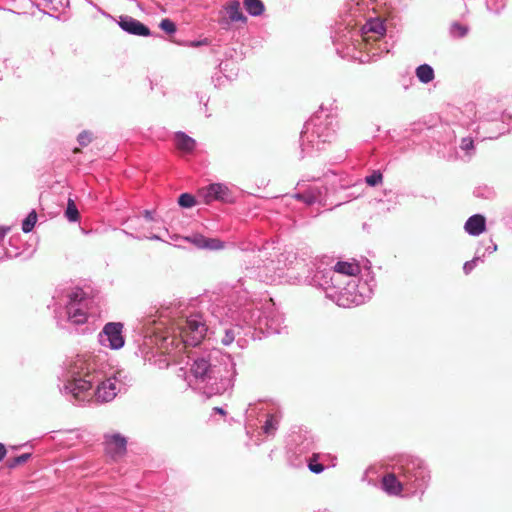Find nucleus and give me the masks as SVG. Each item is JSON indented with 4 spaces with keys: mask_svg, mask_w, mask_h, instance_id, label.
Instances as JSON below:
<instances>
[{
    "mask_svg": "<svg viewBox=\"0 0 512 512\" xmlns=\"http://www.w3.org/2000/svg\"><path fill=\"white\" fill-rule=\"evenodd\" d=\"M416 77L423 84H428L435 77L434 69L429 64H421L415 70Z\"/></svg>",
    "mask_w": 512,
    "mask_h": 512,
    "instance_id": "393cba45",
    "label": "nucleus"
},
{
    "mask_svg": "<svg viewBox=\"0 0 512 512\" xmlns=\"http://www.w3.org/2000/svg\"><path fill=\"white\" fill-rule=\"evenodd\" d=\"M243 262L246 270H259L256 274L257 277L262 278L264 275L267 276L268 272L272 270L269 268V264L265 259L251 256V251L245 253Z\"/></svg>",
    "mask_w": 512,
    "mask_h": 512,
    "instance_id": "a211bd4d",
    "label": "nucleus"
},
{
    "mask_svg": "<svg viewBox=\"0 0 512 512\" xmlns=\"http://www.w3.org/2000/svg\"><path fill=\"white\" fill-rule=\"evenodd\" d=\"M492 125L495 126V129L492 130L491 133L488 136H486L485 138L497 139L500 135H503L506 133V126L504 125V123H495Z\"/></svg>",
    "mask_w": 512,
    "mask_h": 512,
    "instance_id": "e433bc0d",
    "label": "nucleus"
},
{
    "mask_svg": "<svg viewBox=\"0 0 512 512\" xmlns=\"http://www.w3.org/2000/svg\"><path fill=\"white\" fill-rule=\"evenodd\" d=\"M198 197L205 204H210L214 201H222V202H232L233 195L225 184L222 183H212L208 186L201 188L198 191Z\"/></svg>",
    "mask_w": 512,
    "mask_h": 512,
    "instance_id": "f8f14e48",
    "label": "nucleus"
},
{
    "mask_svg": "<svg viewBox=\"0 0 512 512\" xmlns=\"http://www.w3.org/2000/svg\"><path fill=\"white\" fill-rule=\"evenodd\" d=\"M449 32L453 38H463L468 33V27L458 22H454L450 26Z\"/></svg>",
    "mask_w": 512,
    "mask_h": 512,
    "instance_id": "2f4dec72",
    "label": "nucleus"
},
{
    "mask_svg": "<svg viewBox=\"0 0 512 512\" xmlns=\"http://www.w3.org/2000/svg\"><path fill=\"white\" fill-rule=\"evenodd\" d=\"M31 456V453H23L21 455H18L8 461V467L15 468L18 465H22L26 463L31 458Z\"/></svg>",
    "mask_w": 512,
    "mask_h": 512,
    "instance_id": "c9c22d12",
    "label": "nucleus"
},
{
    "mask_svg": "<svg viewBox=\"0 0 512 512\" xmlns=\"http://www.w3.org/2000/svg\"><path fill=\"white\" fill-rule=\"evenodd\" d=\"M92 139H93L92 133L89 131H86V130L82 131L77 137V141H78L79 145L83 146V147H86L87 145H89L92 142Z\"/></svg>",
    "mask_w": 512,
    "mask_h": 512,
    "instance_id": "4c0bfd02",
    "label": "nucleus"
},
{
    "mask_svg": "<svg viewBox=\"0 0 512 512\" xmlns=\"http://www.w3.org/2000/svg\"><path fill=\"white\" fill-rule=\"evenodd\" d=\"M485 258V252H481V248H477L475 256L472 258L473 261H475L476 265L481 262H484Z\"/></svg>",
    "mask_w": 512,
    "mask_h": 512,
    "instance_id": "a19ab883",
    "label": "nucleus"
},
{
    "mask_svg": "<svg viewBox=\"0 0 512 512\" xmlns=\"http://www.w3.org/2000/svg\"><path fill=\"white\" fill-rule=\"evenodd\" d=\"M305 281L306 285L321 289L325 293L326 298L343 308L361 305L370 299L372 294L369 285L358 278H351L344 283L328 286L320 284L314 278H306Z\"/></svg>",
    "mask_w": 512,
    "mask_h": 512,
    "instance_id": "0eeeda50",
    "label": "nucleus"
},
{
    "mask_svg": "<svg viewBox=\"0 0 512 512\" xmlns=\"http://www.w3.org/2000/svg\"><path fill=\"white\" fill-rule=\"evenodd\" d=\"M328 190L324 185H311L302 192L295 194V198L303 201L307 205L318 204L328 205Z\"/></svg>",
    "mask_w": 512,
    "mask_h": 512,
    "instance_id": "ddd939ff",
    "label": "nucleus"
},
{
    "mask_svg": "<svg viewBox=\"0 0 512 512\" xmlns=\"http://www.w3.org/2000/svg\"><path fill=\"white\" fill-rule=\"evenodd\" d=\"M243 5L247 13L253 17L262 15L265 10L261 0H243Z\"/></svg>",
    "mask_w": 512,
    "mask_h": 512,
    "instance_id": "a878e982",
    "label": "nucleus"
},
{
    "mask_svg": "<svg viewBox=\"0 0 512 512\" xmlns=\"http://www.w3.org/2000/svg\"><path fill=\"white\" fill-rule=\"evenodd\" d=\"M239 296L237 299L241 300L243 305V322L247 325V332L245 335H251V339H255L256 331L262 334L273 335L280 334L284 326L283 315L275 308L274 303L269 300L266 301L261 308L255 301L250 299L249 292L246 289L239 287Z\"/></svg>",
    "mask_w": 512,
    "mask_h": 512,
    "instance_id": "20e7f679",
    "label": "nucleus"
},
{
    "mask_svg": "<svg viewBox=\"0 0 512 512\" xmlns=\"http://www.w3.org/2000/svg\"><path fill=\"white\" fill-rule=\"evenodd\" d=\"M143 216H144V218H145L146 220H148V221H153V220H154V218H153V212H152V211H150V210H144V211H143Z\"/></svg>",
    "mask_w": 512,
    "mask_h": 512,
    "instance_id": "49530a36",
    "label": "nucleus"
},
{
    "mask_svg": "<svg viewBox=\"0 0 512 512\" xmlns=\"http://www.w3.org/2000/svg\"><path fill=\"white\" fill-rule=\"evenodd\" d=\"M392 469L402 477L406 491L414 495H423L431 482V470L428 463L415 455L401 454L393 459Z\"/></svg>",
    "mask_w": 512,
    "mask_h": 512,
    "instance_id": "6e6552de",
    "label": "nucleus"
},
{
    "mask_svg": "<svg viewBox=\"0 0 512 512\" xmlns=\"http://www.w3.org/2000/svg\"><path fill=\"white\" fill-rule=\"evenodd\" d=\"M460 148L465 151L468 155L474 150V141L470 137H465L461 140Z\"/></svg>",
    "mask_w": 512,
    "mask_h": 512,
    "instance_id": "58836bf2",
    "label": "nucleus"
},
{
    "mask_svg": "<svg viewBox=\"0 0 512 512\" xmlns=\"http://www.w3.org/2000/svg\"><path fill=\"white\" fill-rule=\"evenodd\" d=\"M37 222V213L35 210H32L26 218L22 221V231L24 233H29L33 230L35 224Z\"/></svg>",
    "mask_w": 512,
    "mask_h": 512,
    "instance_id": "c756f323",
    "label": "nucleus"
},
{
    "mask_svg": "<svg viewBox=\"0 0 512 512\" xmlns=\"http://www.w3.org/2000/svg\"><path fill=\"white\" fill-rule=\"evenodd\" d=\"M314 449V436L310 431L301 427L291 431L287 440V458L291 466L303 467L306 457Z\"/></svg>",
    "mask_w": 512,
    "mask_h": 512,
    "instance_id": "9d476101",
    "label": "nucleus"
},
{
    "mask_svg": "<svg viewBox=\"0 0 512 512\" xmlns=\"http://www.w3.org/2000/svg\"><path fill=\"white\" fill-rule=\"evenodd\" d=\"M239 287H233L227 295L217 298L213 303L202 298L200 300L178 301L171 303L160 311L159 320L148 319L147 324H154L155 331L172 326L177 330L185 346H197L206 336L209 325L213 320L221 324H229V327H223V337L221 343L225 346L230 345L234 340L239 346L246 341L245 335L247 325L243 322V305L239 296Z\"/></svg>",
    "mask_w": 512,
    "mask_h": 512,
    "instance_id": "f257e3e1",
    "label": "nucleus"
},
{
    "mask_svg": "<svg viewBox=\"0 0 512 512\" xmlns=\"http://www.w3.org/2000/svg\"><path fill=\"white\" fill-rule=\"evenodd\" d=\"M465 231L471 236H478L486 229V219L481 214L470 216L464 225Z\"/></svg>",
    "mask_w": 512,
    "mask_h": 512,
    "instance_id": "aec40b11",
    "label": "nucleus"
},
{
    "mask_svg": "<svg viewBox=\"0 0 512 512\" xmlns=\"http://www.w3.org/2000/svg\"><path fill=\"white\" fill-rule=\"evenodd\" d=\"M188 385L208 398L231 389L236 376L235 362L219 349L195 351L191 356Z\"/></svg>",
    "mask_w": 512,
    "mask_h": 512,
    "instance_id": "7ed1b4c3",
    "label": "nucleus"
},
{
    "mask_svg": "<svg viewBox=\"0 0 512 512\" xmlns=\"http://www.w3.org/2000/svg\"><path fill=\"white\" fill-rule=\"evenodd\" d=\"M175 145L183 153H191L196 147V141L182 131L174 135Z\"/></svg>",
    "mask_w": 512,
    "mask_h": 512,
    "instance_id": "5701e85b",
    "label": "nucleus"
},
{
    "mask_svg": "<svg viewBox=\"0 0 512 512\" xmlns=\"http://www.w3.org/2000/svg\"><path fill=\"white\" fill-rule=\"evenodd\" d=\"M65 216L70 222H76L79 220L80 214L75 202L72 199H68Z\"/></svg>",
    "mask_w": 512,
    "mask_h": 512,
    "instance_id": "cd10ccee",
    "label": "nucleus"
},
{
    "mask_svg": "<svg viewBox=\"0 0 512 512\" xmlns=\"http://www.w3.org/2000/svg\"><path fill=\"white\" fill-rule=\"evenodd\" d=\"M337 128L336 113L332 109L328 111L321 106L320 110L304 124L300 136L301 151L311 155L314 151L324 150L326 144L335 140Z\"/></svg>",
    "mask_w": 512,
    "mask_h": 512,
    "instance_id": "423d86ee",
    "label": "nucleus"
},
{
    "mask_svg": "<svg viewBox=\"0 0 512 512\" xmlns=\"http://www.w3.org/2000/svg\"><path fill=\"white\" fill-rule=\"evenodd\" d=\"M213 410H214V412L221 414V415L226 414L225 410L222 407H215Z\"/></svg>",
    "mask_w": 512,
    "mask_h": 512,
    "instance_id": "09e8293b",
    "label": "nucleus"
},
{
    "mask_svg": "<svg viewBox=\"0 0 512 512\" xmlns=\"http://www.w3.org/2000/svg\"><path fill=\"white\" fill-rule=\"evenodd\" d=\"M159 27L167 34H174L177 30L176 24L169 18H164L159 23Z\"/></svg>",
    "mask_w": 512,
    "mask_h": 512,
    "instance_id": "f704fd0d",
    "label": "nucleus"
},
{
    "mask_svg": "<svg viewBox=\"0 0 512 512\" xmlns=\"http://www.w3.org/2000/svg\"><path fill=\"white\" fill-rule=\"evenodd\" d=\"M130 236L136 238V239H143V238H146V239H150V240H160V237L157 236V235H133V234H129Z\"/></svg>",
    "mask_w": 512,
    "mask_h": 512,
    "instance_id": "c03bdc74",
    "label": "nucleus"
},
{
    "mask_svg": "<svg viewBox=\"0 0 512 512\" xmlns=\"http://www.w3.org/2000/svg\"><path fill=\"white\" fill-rule=\"evenodd\" d=\"M196 203L195 196L190 193H182L178 198V204L182 208H192Z\"/></svg>",
    "mask_w": 512,
    "mask_h": 512,
    "instance_id": "72a5a7b5",
    "label": "nucleus"
},
{
    "mask_svg": "<svg viewBox=\"0 0 512 512\" xmlns=\"http://www.w3.org/2000/svg\"><path fill=\"white\" fill-rule=\"evenodd\" d=\"M362 32L364 35H366L368 33H372L376 36V38H378L385 34L386 28H385L383 21H381L378 18H374V19H369L364 24V26L362 27Z\"/></svg>",
    "mask_w": 512,
    "mask_h": 512,
    "instance_id": "b1692460",
    "label": "nucleus"
},
{
    "mask_svg": "<svg viewBox=\"0 0 512 512\" xmlns=\"http://www.w3.org/2000/svg\"><path fill=\"white\" fill-rule=\"evenodd\" d=\"M350 31H347L344 33V31H336L335 34L332 36L333 42L335 46L337 47V50L339 49V46H347L348 47V41L352 39V36L348 38V34H350Z\"/></svg>",
    "mask_w": 512,
    "mask_h": 512,
    "instance_id": "7c9ffc66",
    "label": "nucleus"
},
{
    "mask_svg": "<svg viewBox=\"0 0 512 512\" xmlns=\"http://www.w3.org/2000/svg\"><path fill=\"white\" fill-rule=\"evenodd\" d=\"M5 455H6V448L2 443H0V462L3 460Z\"/></svg>",
    "mask_w": 512,
    "mask_h": 512,
    "instance_id": "de8ad7c7",
    "label": "nucleus"
},
{
    "mask_svg": "<svg viewBox=\"0 0 512 512\" xmlns=\"http://www.w3.org/2000/svg\"><path fill=\"white\" fill-rule=\"evenodd\" d=\"M208 43V40L207 39H203V40H196V41H192L190 43V46L192 47H199L201 45H206Z\"/></svg>",
    "mask_w": 512,
    "mask_h": 512,
    "instance_id": "a18cd8bd",
    "label": "nucleus"
},
{
    "mask_svg": "<svg viewBox=\"0 0 512 512\" xmlns=\"http://www.w3.org/2000/svg\"><path fill=\"white\" fill-rule=\"evenodd\" d=\"M65 298L63 311L57 313V318L60 319L63 313L66 320L71 324L81 325L87 322L90 305L92 304V299L87 293L82 288L76 287L68 290ZM58 325L62 326L60 320H58Z\"/></svg>",
    "mask_w": 512,
    "mask_h": 512,
    "instance_id": "1a4fd4ad",
    "label": "nucleus"
},
{
    "mask_svg": "<svg viewBox=\"0 0 512 512\" xmlns=\"http://www.w3.org/2000/svg\"><path fill=\"white\" fill-rule=\"evenodd\" d=\"M104 446L107 455L112 459H118L123 457L127 451V439L120 433H106Z\"/></svg>",
    "mask_w": 512,
    "mask_h": 512,
    "instance_id": "4468645a",
    "label": "nucleus"
},
{
    "mask_svg": "<svg viewBox=\"0 0 512 512\" xmlns=\"http://www.w3.org/2000/svg\"><path fill=\"white\" fill-rule=\"evenodd\" d=\"M224 10L226 11L230 21L241 22L243 24L247 23V17L243 14L240 2L238 0L229 1L224 6Z\"/></svg>",
    "mask_w": 512,
    "mask_h": 512,
    "instance_id": "412c9836",
    "label": "nucleus"
},
{
    "mask_svg": "<svg viewBox=\"0 0 512 512\" xmlns=\"http://www.w3.org/2000/svg\"><path fill=\"white\" fill-rule=\"evenodd\" d=\"M365 183L370 187H376L383 181V174L380 170H373L370 175L364 179Z\"/></svg>",
    "mask_w": 512,
    "mask_h": 512,
    "instance_id": "473e14b6",
    "label": "nucleus"
},
{
    "mask_svg": "<svg viewBox=\"0 0 512 512\" xmlns=\"http://www.w3.org/2000/svg\"><path fill=\"white\" fill-rule=\"evenodd\" d=\"M187 241L193 244L198 249L206 250H221L224 248V242L217 238H209L200 233H195L188 236Z\"/></svg>",
    "mask_w": 512,
    "mask_h": 512,
    "instance_id": "f3484780",
    "label": "nucleus"
},
{
    "mask_svg": "<svg viewBox=\"0 0 512 512\" xmlns=\"http://www.w3.org/2000/svg\"><path fill=\"white\" fill-rule=\"evenodd\" d=\"M117 23L124 32L130 35L142 37H148L151 35V31L148 26L131 16L121 15Z\"/></svg>",
    "mask_w": 512,
    "mask_h": 512,
    "instance_id": "2eb2a0df",
    "label": "nucleus"
},
{
    "mask_svg": "<svg viewBox=\"0 0 512 512\" xmlns=\"http://www.w3.org/2000/svg\"><path fill=\"white\" fill-rule=\"evenodd\" d=\"M382 489L389 495L398 496L404 490L406 491V485L403 482L402 477L398 475L395 469H392L391 473H387L383 476L381 481Z\"/></svg>",
    "mask_w": 512,
    "mask_h": 512,
    "instance_id": "dca6fc26",
    "label": "nucleus"
},
{
    "mask_svg": "<svg viewBox=\"0 0 512 512\" xmlns=\"http://www.w3.org/2000/svg\"><path fill=\"white\" fill-rule=\"evenodd\" d=\"M251 256L253 258L260 257L262 259H265L266 262L269 264V268L272 271L278 269L274 260V258L277 256V252L275 251V248L271 243H266L262 247H258L257 249L251 250Z\"/></svg>",
    "mask_w": 512,
    "mask_h": 512,
    "instance_id": "6ab92c4d",
    "label": "nucleus"
},
{
    "mask_svg": "<svg viewBox=\"0 0 512 512\" xmlns=\"http://www.w3.org/2000/svg\"><path fill=\"white\" fill-rule=\"evenodd\" d=\"M358 273H360V267L357 263L338 261L334 264L332 257L322 255L313 258L309 264H303L301 271L294 279L295 283L306 285V278H314L320 284L328 286L357 278Z\"/></svg>",
    "mask_w": 512,
    "mask_h": 512,
    "instance_id": "39448f33",
    "label": "nucleus"
},
{
    "mask_svg": "<svg viewBox=\"0 0 512 512\" xmlns=\"http://www.w3.org/2000/svg\"><path fill=\"white\" fill-rule=\"evenodd\" d=\"M476 266H477V265H476L475 261H473V260L471 259V260L466 261V262L464 263L463 271H464V273H465L466 275H468V274H470V273L474 270V268H475Z\"/></svg>",
    "mask_w": 512,
    "mask_h": 512,
    "instance_id": "ea45409f",
    "label": "nucleus"
},
{
    "mask_svg": "<svg viewBox=\"0 0 512 512\" xmlns=\"http://www.w3.org/2000/svg\"><path fill=\"white\" fill-rule=\"evenodd\" d=\"M489 243L490 244L484 250L485 254H491L497 250V245L492 241V239L489 240Z\"/></svg>",
    "mask_w": 512,
    "mask_h": 512,
    "instance_id": "37998d69",
    "label": "nucleus"
},
{
    "mask_svg": "<svg viewBox=\"0 0 512 512\" xmlns=\"http://www.w3.org/2000/svg\"><path fill=\"white\" fill-rule=\"evenodd\" d=\"M320 454L312 453L311 457H306L305 463L310 472L320 474L325 470V466L319 462Z\"/></svg>",
    "mask_w": 512,
    "mask_h": 512,
    "instance_id": "bb28decb",
    "label": "nucleus"
},
{
    "mask_svg": "<svg viewBox=\"0 0 512 512\" xmlns=\"http://www.w3.org/2000/svg\"><path fill=\"white\" fill-rule=\"evenodd\" d=\"M231 22L232 21H230L228 17H223L218 20L219 26L224 30H228L230 28Z\"/></svg>",
    "mask_w": 512,
    "mask_h": 512,
    "instance_id": "79ce46f5",
    "label": "nucleus"
},
{
    "mask_svg": "<svg viewBox=\"0 0 512 512\" xmlns=\"http://www.w3.org/2000/svg\"><path fill=\"white\" fill-rule=\"evenodd\" d=\"M123 328L124 325L121 322L106 323L98 334V342L111 350L121 349L125 345Z\"/></svg>",
    "mask_w": 512,
    "mask_h": 512,
    "instance_id": "9b49d317",
    "label": "nucleus"
},
{
    "mask_svg": "<svg viewBox=\"0 0 512 512\" xmlns=\"http://www.w3.org/2000/svg\"><path fill=\"white\" fill-rule=\"evenodd\" d=\"M121 371H111L103 356L77 354L67 357L59 376L60 392L72 403L111 402L123 388Z\"/></svg>",
    "mask_w": 512,
    "mask_h": 512,
    "instance_id": "f03ea898",
    "label": "nucleus"
},
{
    "mask_svg": "<svg viewBox=\"0 0 512 512\" xmlns=\"http://www.w3.org/2000/svg\"><path fill=\"white\" fill-rule=\"evenodd\" d=\"M268 404L266 402H258L249 404L246 409V418L249 420L255 417L259 412L267 410Z\"/></svg>",
    "mask_w": 512,
    "mask_h": 512,
    "instance_id": "c85d7f7f",
    "label": "nucleus"
},
{
    "mask_svg": "<svg viewBox=\"0 0 512 512\" xmlns=\"http://www.w3.org/2000/svg\"><path fill=\"white\" fill-rule=\"evenodd\" d=\"M281 419V414L278 411V409H275V411H267L266 413V420L262 426V431L267 436H272L275 434V432L278 429L279 422Z\"/></svg>",
    "mask_w": 512,
    "mask_h": 512,
    "instance_id": "4be33fe9",
    "label": "nucleus"
}]
</instances>
